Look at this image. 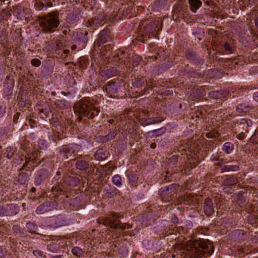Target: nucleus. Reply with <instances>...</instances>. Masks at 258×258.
Listing matches in <instances>:
<instances>
[{"label": "nucleus", "mask_w": 258, "mask_h": 258, "mask_svg": "<svg viewBox=\"0 0 258 258\" xmlns=\"http://www.w3.org/2000/svg\"><path fill=\"white\" fill-rule=\"evenodd\" d=\"M118 192V190L116 187H112L109 190H107L105 195L108 198H111L116 196Z\"/></svg>", "instance_id": "43"}, {"label": "nucleus", "mask_w": 258, "mask_h": 258, "mask_svg": "<svg viewBox=\"0 0 258 258\" xmlns=\"http://www.w3.org/2000/svg\"><path fill=\"white\" fill-rule=\"evenodd\" d=\"M21 113L20 112H17L14 116L13 121L14 123H17L18 120L19 118Z\"/></svg>", "instance_id": "63"}, {"label": "nucleus", "mask_w": 258, "mask_h": 258, "mask_svg": "<svg viewBox=\"0 0 258 258\" xmlns=\"http://www.w3.org/2000/svg\"><path fill=\"white\" fill-rule=\"evenodd\" d=\"M52 6L51 2L46 1H45V3L40 1H36L35 4V7L38 10H46L48 8H50Z\"/></svg>", "instance_id": "26"}, {"label": "nucleus", "mask_w": 258, "mask_h": 258, "mask_svg": "<svg viewBox=\"0 0 258 258\" xmlns=\"http://www.w3.org/2000/svg\"><path fill=\"white\" fill-rule=\"evenodd\" d=\"M162 29L161 21H155L143 26V24H140L139 29L136 39L138 41L145 43L151 37H155V32H159Z\"/></svg>", "instance_id": "4"}, {"label": "nucleus", "mask_w": 258, "mask_h": 258, "mask_svg": "<svg viewBox=\"0 0 258 258\" xmlns=\"http://www.w3.org/2000/svg\"><path fill=\"white\" fill-rule=\"evenodd\" d=\"M185 58L190 62H192L197 64H203L204 59L198 55L197 52L191 49H187L184 51Z\"/></svg>", "instance_id": "14"}, {"label": "nucleus", "mask_w": 258, "mask_h": 258, "mask_svg": "<svg viewBox=\"0 0 258 258\" xmlns=\"http://www.w3.org/2000/svg\"><path fill=\"white\" fill-rule=\"evenodd\" d=\"M177 156L176 155L172 156L168 160L167 170L166 171V176H169L172 175L175 171H173L174 167H175L177 163Z\"/></svg>", "instance_id": "18"}, {"label": "nucleus", "mask_w": 258, "mask_h": 258, "mask_svg": "<svg viewBox=\"0 0 258 258\" xmlns=\"http://www.w3.org/2000/svg\"><path fill=\"white\" fill-rule=\"evenodd\" d=\"M133 86L137 90L140 95H144L149 93V91L156 87L155 81L152 79L147 80L143 77H138L133 81Z\"/></svg>", "instance_id": "6"}, {"label": "nucleus", "mask_w": 258, "mask_h": 258, "mask_svg": "<svg viewBox=\"0 0 258 258\" xmlns=\"http://www.w3.org/2000/svg\"><path fill=\"white\" fill-rule=\"evenodd\" d=\"M252 122L250 119L247 118H242L241 119L240 122V125L242 126V127L243 128L244 126H246L247 128L249 126H251L252 125ZM245 132H248L247 128L245 129Z\"/></svg>", "instance_id": "41"}, {"label": "nucleus", "mask_w": 258, "mask_h": 258, "mask_svg": "<svg viewBox=\"0 0 258 258\" xmlns=\"http://www.w3.org/2000/svg\"><path fill=\"white\" fill-rule=\"evenodd\" d=\"M252 212L254 214H258V202L253 206Z\"/></svg>", "instance_id": "64"}, {"label": "nucleus", "mask_w": 258, "mask_h": 258, "mask_svg": "<svg viewBox=\"0 0 258 258\" xmlns=\"http://www.w3.org/2000/svg\"><path fill=\"white\" fill-rule=\"evenodd\" d=\"M239 237H240V240H244L245 238V233L243 230H238L235 232Z\"/></svg>", "instance_id": "56"}, {"label": "nucleus", "mask_w": 258, "mask_h": 258, "mask_svg": "<svg viewBox=\"0 0 258 258\" xmlns=\"http://www.w3.org/2000/svg\"><path fill=\"white\" fill-rule=\"evenodd\" d=\"M75 166L77 169L86 171L89 168V163L88 161L83 159V158L78 157L76 160Z\"/></svg>", "instance_id": "22"}, {"label": "nucleus", "mask_w": 258, "mask_h": 258, "mask_svg": "<svg viewBox=\"0 0 258 258\" xmlns=\"http://www.w3.org/2000/svg\"><path fill=\"white\" fill-rule=\"evenodd\" d=\"M183 250L186 258H207L213 253L214 247L209 240L199 238L190 240Z\"/></svg>", "instance_id": "1"}, {"label": "nucleus", "mask_w": 258, "mask_h": 258, "mask_svg": "<svg viewBox=\"0 0 258 258\" xmlns=\"http://www.w3.org/2000/svg\"><path fill=\"white\" fill-rule=\"evenodd\" d=\"M238 182L236 176L234 175H227L222 181V185L231 186L236 184Z\"/></svg>", "instance_id": "24"}, {"label": "nucleus", "mask_w": 258, "mask_h": 258, "mask_svg": "<svg viewBox=\"0 0 258 258\" xmlns=\"http://www.w3.org/2000/svg\"><path fill=\"white\" fill-rule=\"evenodd\" d=\"M26 228L28 232L31 233H34L36 232L37 227L33 223L28 222L26 224Z\"/></svg>", "instance_id": "44"}, {"label": "nucleus", "mask_w": 258, "mask_h": 258, "mask_svg": "<svg viewBox=\"0 0 258 258\" xmlns=\"http://www.w3.org/2000/svg\"><path fill=\"white\" fill-rule=\"evenodd\" d=\"M54 105L59 109H65L68 107L69 104L68 102L64 99L56 100L54 101Z\"/></svg>", "instance_id": "33"}, {"label": "nucleus", "mask_w": 258, "mask_h": 258, "mask_svg": "<svg viewBox=\"0 0 258 258\" xmlns=\"http://www.w3.org/2000/svg\"><path fill=\"white\" fill-rule=\"evenodd\" d=\"M60 249V244L58 241H52L47 245V249L51 252H56Z\"/></svg>", "instance_id": "28"}, {"label": "nucleus", "mask_w": 258, "mask_h": 258, "mask_svg": "<svg viewBox=\"0 0 258 258\" xmlns=\"http://www.w3.org/2000/svg\"><path fill=\"white\" fill-rule=\"evenodd\" d=\"M203 209L205 214L207 217L211 216L214 213V210L213 201L210 198H207L205 199L203 203Z\"/></svg>", "instance_id": "16"}, {"label": "nucleus", "mask_w": 258, "mask_h": 258, "mask_svg": "<svg viewBox=\"0 0 258 258\" xmlns=\"http://www.w3.org/2000/svg\"><path fill=\"white\" fill-rule=\"evenodd\" d=\"M15 152V150L12 147H9L6 148L5 154L8 158L11 159L13 158Z\"/></svg>", "instance_id": "47"}, {"label": "nucleus", "mask_w": 258, "mask_h": 258, "mask_svg": "<svg viewBox=\"0 0 258 258\" xmlns=\"http://www.w3.org/2000/svg\"><path fill=\"white\" fill-rule=\"evenodd\" d=\"M39 26L41 31L44 33H51L59 25L58 17L54 13H50L39 20Z\"/></svg>", "instance_id": "5"}, {"label": "nucleus", "mask_w": 258, "mask_h": 258, "mask_svg": "<svg viewBox=\"0 0 258 258\" xmlns=\"http://www.w3.org/2000/svg\"><path fill=\"white\" fill-rule=\"evenodd\" d=\"M123 55L124 52L123 51L118 50L117 53L114 55L112 61L118 64L122 63L124 61V57L122 56Z\"/></svg>", "instance_id": "30"}, {"label": "nucleus", "mask_w": 258, "mask_h": 258, "mask_svg": "<svg viewBox=\"0 0 258 258\" xmlns=\"http://www.w3.org/2000/svg\"><path fill=\"white\" fill-rule=\"evenodd\" d=\"M141 57L138 55H134L132 56V62L134 66H137L139 64L141 61Z\"/></svg>", "instance_id": "49"}, {"label": "nucleus", "mask_w": 258, "mask_h": 258, "mask_svg": "<svg viewBox=\"0 0 258 258\" xmlns=\"http://www.w3.org/2000/svg\"><path fill=\"white\" fill-rule=\"evenodd\" d=\"M80 182V179L78 176L73 174H71L70 175L67 174L63 176L62 180L51 187V191L55 198H57L61 195H64L66 198H68L69 197L67 195L68 189L64 184L74 187L79 185Z\"/></svg>", "instance_id": "3"}, {"label": "nucleus", "mask_w": 258, "mask_h": 258, "mask_svg": "<svg viewBox=\"0 0 258 258\" xmlns=\"http://www.w3.org/2000/svg\"><path fill=\"white\" fill-rule=\"evenodd\" d=\"M21 160L23 161L24 160H25V162L21 168V170H23L25 169L26 167H28L29 168L28 166H31L32 164H30V162H32L34 160V158H32V157L28 156V157H26L25 156H21Z\"/></svg>", "instance_id": "32"}, {"label": "nucleus", "mask_w": 258, "mask_h": 258, "mask_svg": "<svg viewBox=\"0 0 258 258\" xmlns=\"http://www.w3.org/2000/svg\"><path fill=\"white\" fill-rule=\"evenodd\" d=\"M38 144L39 148L41 149H43L46 148V145L44 140H39L38 142Z\"/></svg>", "instance_id": "58"}, {"label": "nucleus", "mask_w": 258, "mask_h": 258, "mask_svg": "<svg viewBox=\"0 0 258 258\" xmlns=\"http://www.w3.org/2000/svg\"><path fill=\"white\" fill-rule=\"evenodd\" d=\"M250 109V106L246 105L245 104H239L236 108L237 112L240 113L243 112H247Z\"/></svg>", "instance_id": "35"}, {"label": "nucleus", "mask_w": 258, "mask_h": 258, "mask_svg": "<svg viewBox=\"0 0 258 258\" xmlns=\"http://www.w3.org/2000/svg\"><path fill=\"white\" fill-rule=\"evenodd\" d=\"M14 86V80L13 77L7 76L4 83V92L8 94L12 93Z\"/></svg>", "instance_id": "19"}, {"label": "nucleus", "mask_w": 258, "mask_h": 258, "mask_svg": "<svg viewBox=\"0 0 258 258\" xmlns=\"http://www.w3.org/2000/svg\"><path fill=\"white\" fill-rule=\"evenodd\" d=\"M236 137L239 140H243L245 138V133L241 132L240 133L237 135Z\"/></svg>", "instance_id": "62"}, {"label": "nucleus", "mask_w": 258, "mask_h": 258, "mask_svg": "<svg viewBox=\"0 0 258 258\" xmlns=\"http://www.w3.org/2000/svg\"><path fill=\"white\" fill-rule=\"evenodd\" d=\"M117 224H118V228H120L122 230L126 228V223H122L120 221H119Z\"/></svg>", "instance_id": "61"}, {"label": "nucleus", "mask_w": 258, "mask_h": 258, "mask_svg": "<svg viewBox=\"0 0 258 258\" xmlns=\"http://www.w3.org/2000/svg\"><path fill=\"white\" fill-rule=\"evenodd\" d=\"M94 158L97 160L105 159L107 157V154L104 152L102 149H98L94 154Z\"/></svg>", "instance_id": "31"}, {"label": "nucleus", "mask_w": 258, "mask_h": 258, "mask_svg": "<svg viewBox=\"0 0 258 258\" xmlns=\"http://www.w3.org/2000/svg\"><path fill=\"white\" fill-rule=\"evenodd\" d=\"M92 240L91 239L88 238L84 240V246L90 247L92 244Z\"/></svg>", "instance_id": "60"}, {"label": "nucleus", "mask_w": 258, "mask_h": 258, "mask_svg": "<svg viewBox=\"0 0 258 258\" xmlns=\"http://www.w3.org/2000/svg\"><path fill=\"white\" fill-rule=\"evenodd\" d=\"M74 110L79 114L88 119H93L98 115L100 111L98 107H96L92 100L89 97H84L74 106Z\"/></svg>", "instance_id": "2"}, {"label": "nucleus", "mask_w": 258, "mask_h": 258, "mask_svg": "<svg viewBox=\"0 0 258 258\" xmlns=\"http://www.w3.org/2000/svg\"><path fill=\"white\" fill-rule=\"evenodd\" d=\"M188 3L190 6V10L193 12H196L202 4L200 0H188Z\"/></svg>", "instance_id": "29"}, {"label": "nucleus", "mask_w": 258, "mask_h": 258, "mask_svg": "<svg viewBox=\"0 0 258 258\" xmlns=\"http://www.w3.org/2000/svg\"><path fill=\"white\" fill-rule=\"evenodd\" d=\"M79 64L82 69H85L89 64V61L85 57H82L80 58Z\"/></svg>", "instance_id": "48"}, {"label": "nucleus", "mask_w": 258, "mask_h": 258, "mask_svg": "<svg viewBox=\"0 0 258 258\" xmlns=\"http://www.w3.org/2000/svg\"><path fill=\"white\" fill-rule=\"evenodd\" d=\"M229 95V92L227 90H220L218 91H211L209 93V96L215 99H226Z\"/></svg>", "instance_id": "20"}, {"label": "nucleus", "mask_w": 258, "mask_h": 258, "mask_svg": "<svg viewBox=\"0 0 258 258\" xmlns=\"http://www.w3.org/2000/svg\"><path fill=\"white\" fill-rule=\"evenodd\" d=\"M110 38V31L108 29H105L100 32L98 38L94 42V46L100 47L102 44L106 43Z\"/></svg>", "instance_id": "13"}, {"label": "nucleus", "mask_w": 258, "mask_h": 258, "mask_svg": "<svg viewBox=\"0 0 258 258\" xmlns=\"http://www.w3.org/2000/svg\"><path fill=\"white\" fill-rule=\"evenodd\" d=\"M118 73V71L113 68H110L106 70H103L100 72V75L103 77L111 78L116 76Z\"/></svg>", "instance_id": "25"}, {"label": "nucleus", "mask_w": 258, "mask_h": 258, "mask_svg": "<svg viewBox=\"0 0 258 258\" xmlns=\"http://www.w3.org/2000/svg\"><path fill=\"white\" fill-rule=\"evenodd\" d=\"M176 185L171 184L168 186L165 187L161 192L160 195L163 196L166 194H169L173 192L175 189Z\"/></svg>", "instance_id": "40"}, {"label": "nucleus", "mask_w": 258, "mask_h": 258, "mask_svg": "<svg viewBox=\"0 0 258 258\" xmlns=\"http://www.w3.org/2000/svg\"><path fill=\"white\" fill-rule=\"evenodd\" d=\"M121 80L118 78L112 80L108 82L103 89L109 97H112L117 93L118 89L120 87Z\"/></svg>", "instance_id": "10"}, {"label": "nucleus", "mask_w": 258, "mask_h": 258, "mask_svg": "<svg viewBox=\"0 0 258 258\" xmlns=\"http://www.w3.org/2000/svg\"><path fill=\"white\" fill-rule=\"evenodd\" d=\"M54 204L53 202L47 201L39 205L36 210L37 214H42L52 210L54 208Z\"/></svg>", "instance_id": "17"}, {"label": "nucleus", "mask_w": 258, "mask_h": 258, "mask_svg": "<svg viewBox=\"0 0 258 258\" xmlns=\"http://www.w3.org/2000/svg\"><path fill=\"white\" fill-rule=\"evenodd\" d=\"M27 122L26 123V124L27 125V124H29L31 126V127H34L35 126V124H36V121L33 119H31V118H29V119H27Z\"/></svg>", "instance_id": "59"}, {"label": "nucleus", "mask_w": 258, "mask_h": 258, "mask_svg": "<svg viewBox=\"0 0 258 258\" xmlns=\"http://www.w3.org/2000/svg\"><path fill=\"white\" fill-rule=\"evenodd\" d=\"M123 217V215L117 214L114 212H111L109 214L100 218V222L104 225L109 226L113 229L118 228V224L117 223L120 221V219Z\"/></svg>", "instance_id": "7"}, {"label": "nucleus", "mask_w": 258, "mask_h": 258, "mask_svg": "<svg viewBox=\"0 0 258 258\" xmlns=\"http://www.w3.org/2000/svg\"><path fill=\"white\" fill-rule=\"evenodd\" d=\"M221 172L224 171H236L239 169V166L238 164L231 165V164H223L221 166Z\"/></svg>", "instance_id": "27"}, {"label": "nucleus", "mask_w": 258, "mask_h": 258, "mask_svg": "<svg viewBox=\"0 0 258 258\" xmlns=\"http://www.w3.org/2000/svg\"><path fill=\"white\" fill-rule=\"evenodd\" d=\"M30 145L29 142L24 138L20 142V149L26 152H28L30 148Z\"/></svg>", "instance_id": "37"}, {"label": "nucleus", "mask_w": 258, "mask_h": 258, "mask_svg": "<svg viewBox=\"0 0 258 258\" xmlns=\"http://www.w3.org/2000/svg\"><path fill=\"white\" fill-rule=\"evenodd\" d=\"M0 38H2L1 41L2 44L8 41V34L6 33V31L3 30L0 32Z\"/></svg>", "instance_id": "51"}, {"label": "nucleus", "mask_w": 258, "mask_h": 258, "mask_svg": "<svg viewBox=\"0 0 258 258\" xmlns=\"http://www.w3.org/2000/svg\"><path fill=\"white\" fill-rule=\"evenodd\" d=\"M80 17L81 15L80 11L76 10L68 14L67 17V20L70 23H75L79 20Z\"/></svg>", "instance_id": "23"}, {"label": "nucleus", "mask_w": 258, "mask_h": 258, "mask_svg": "<svg viewBox=\"0 0 258 258\" xmlns=\"http://www.w3.org/2000/svg\"><path fill=\"white\" fill-rule=\"evenodd\" d=\"M181 204L196 206L198 204L197 196L193 194H185L178 199Z\"/></svg>", "instance_id": "11"}, {"label": "nucleus", "mask_w": 258, "mask_h": 258, "mask_svg": "<svg viewBox=\"0 0 258 258\" xmlns=\"http://www.w3.org/2000/svg\"><path fill=\"white\" fill-rule=\"evenodd\" d=\"M6 107L3 102H0V118L2 117L6 113Z\"/></svg>", "instance_id": "55"}, {"label": "nucleus", "mask_w": 258, "mask_h": 258, "mask_svg": "<svg viewBox=\"0 0 258 258\" xmlns=\"http://www.w3.org/2000/svg\"><path fill=\"white\" fill-rule=\"evenodd\" d=\"M234 145L230 142L225 143L222 147V150L224 151L226 154H230L234 149Z\"/></svg>", "instance_id": "34"}, {"label": "nucleus", "mask_w": 258, "mask_h": 258, "mask_svg": "<svg viewBox=\"0 0 258 258\" xmlns=\"http://www.w3.org/2000/svg\"><path fill=\"white\" fill-rule=\"evenodd\" d=\"M184 5L182 2H178L173 7V11L175 13H182L184 12Z\"/></svg>", "instance_id": "36"}, {"label": "nucleus", "mask_w": 258, "mask_h": 258, "mask_svg": "<svg viewBox=\"0 0 258 258\" xmlns=\"http://www.w3.org/2000/svg\"><path fill=\"white\" fill-rule=\"evenodd\" d=\"M117 133L116 131H112L109 132L107 135L102 137V142H106L110 140H112L116 136Z\"/></svg>", "instance_id": "42"}, {"label": "nucleus", "mask_w": 258, "mask_h": 258, "mask_svg": "<svg viewBox=\"0 0 258 258\" xmlns=\"http://www.w3.org/2000/svg\"><path fill=\"white\" fill-rule=\"evenodd\" d=\"M29 178L28 174L26 172H21L18 176V181L21 184H25Z\"/></svg>", "instance_id": "39"}, {"label": "nucleus", "mask_w": 258, "mask_h": 258, "mask_svg": "<svg viewBox=\"0 0 258 258\" xmlns=\"http://www.w3.org/2000/svg\"><path fill=\"white\" fill-rule=\"evenodd\" d=\"M39 113L41 118H46L49 116V111L46 108H42L39 109Z\"/></svg>", "instance_id": "50"}, {"label": "nucleus", "mask_w": 258, "mask_h": 258, "mask_svg": "<svg viewBox=\"0 0 258 258\" xmlns=\"http://www.w3.org/2000/svg\"><path fill=\"white\" fill-rule=\"evenodd\" d=\"M50 178L49 171L46 169H41L39 170L36 174L34 179V184L38 186L43 183Z\"/></svg>", "instance_id": "12"}, {"label": "nucleus", "mask_w": 258, "mask_h": 258, "mask_svg": "<svg viewBox=\"0 0 258 258\" xmlns=\"http://www.w3.org/2000/svg\"><path fill=\"white\" fill-rule=\"evenodd\" d=\"M77 147V145L74 144L63 146L61 150L63 156L64 158L68 159L75 153Z\"/></svg>", "instance_id": "21"}, {"label": "nucleus", "mask_w": 258, "mask_h": 258, "mask_svg": "<svg viewBox=\"0 0 258 258\" xmlns=\"http://www.w3.org/2000/svg\"><path fill=\"white\" fill-rule=\"evenodd\" d=\"M33 254L35 256H36L37 258L45 257V255H44L43 252L38 249L33 250Z\"/></svg>", "instance_id": "54"}, {"label": "nucleus", "mask_w": 258, "mask_h": 258, "mask_svg": "<svg viewBox=\"0 0 258 258\" xmlns=\"http://www.w3.org/2000/svg\"><path fill=\"white\" fill-rule=\"evenodd\" d=\"M162 120L159 117H150L146 119L144 123L145 125H148L151 124L160 122Z\"/></svg>", "instance_id": "38"}, {"label": "nucleus", "mask_w": 258, "mask_h": 258, "mask_svg": "<svg viewBox=\"0 0 258 258\" xmlns=\"http://www.w3.org/2000/svg\"><path fill=\"white\" fill-rule=\"evenodd\" d=\"M112 182L114 184L118 187H120L122 185L121 177L118 174L115 175L112 177Z\"/></svg>", "instance_id": "45"}, {"label": "nucleus", "mask_w": 258, "mask_h": 258, "mask_svg": "<svg viewBox=\"0 0 258 258\" xmlns=\"http://www.w3.org/2000/svg\"><path fill=\"white\" fill-rule=\"evenodd\" d=\"M225 51L227 53H231L233 52V48L228 42H225L223 45Z\"/></svg>", "instance_id": "52"}, {"label": "nucleus", "mask_w": 258, "mask_h": 258, "mask_svg": "<svg viewBox=\"0 0 258 258\" xmlns=\"http://www.w3.org/2000/svg\"><path fill=\"white\" fill-rule=\"evenodd\" d=\"M19 211V207L15 204H4L0 202V217L12 216Z\"/></svg>", "instance_id": "9"}, {"label": "nucleus", "mask_w": 258, "mask_h": 258, "mask_svg": "<svg viewBox=\"0 0 258 258\" xmlns=\"http://www.w3.org/2000/svg\"><path fill=\"white\" fill-rule=\"evenodd\" d=\"M155 133V136L158 137L163 135L165 133V128H160L158 130H155L154 131H150L149 133Z\"/></svg>", "instance_id": "53"}, {"label": "nucleus", "mask_w": 258, "mask_h": 258, "mask_svg": "<svg viewBox=\"0 0 258 258\" xmlns=\"http://www.w3.org/2000/svg\"><path fill=\"white\" fill-rule=\"evenodd\" d=\"M31 63L32 66L38 67L41 64V61L38 58H33L31 60Z\"/></svg>", "instance_id": "57"}, {"label": "nucleus", "mask_w": 258, "mask_h": 258, "mask_svg": "<svg viewBox=\"0 0 258 258\" xmlns=\"http://www.w3.org/2000/svg\"><path fill=\"white\" fill-rule=\"evenodd\" d=\"M49 222L52 227L55 228L64 226L67 224L65 217L62 215L50 217Z\"/></svg>", "instance_id": "15"}, {"label": "nucleus", "mask_w": 258, "mask_h": 258, "mask_svg": "<svg viewBox=\"0 0 258 258\" xmlns=\"http://www.w3.org/2000/svg\"><path fill=\"white\" fill-rule=\"evenodd\" d=\"M105 18L106 14L104 12L100 13L86 21L85 25L92 30H95L105 23Z\"/></svg>", "instance_id": "8"}, {"label": "nucleus", "mask_w": 258, "mask_h": 258, "mask_svg": "<svg viewBox=\"0 0 258 258\" xmlns=\"http://www.w3.org/2000/svg\"><path fill=\"white\" fill-rule=\"evenodd\" d=\"M72 252L74 255L78 257H81L83 255V251L82 249L79 247H74L72 249Z\"/></svg>", "instance_id": "46"}]
</instances>
